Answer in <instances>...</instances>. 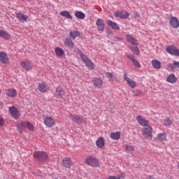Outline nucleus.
<instances>
[{
	"label": "nucleus",
	"mask_w": 179,
	"mask_h": 179,
	"mask_svg": "<svg viewBox=\"0 0 179 179\" xmlns=\"http://www.w3.org/2000/svg\"><path fill=\"white\" fill-rule=\"evenodd\" d=\"M85 163L90 167H94V169H97L100 167V162L96 157L88 156L85 159Z\"/></svg>",
	"instance_id": "1"
},
{
	"label": "nucleus",
	"mask_w": 179,
	"mask_h": 179,
	"mask_svg": "<svg viewBox=\"0 0 179 179\" xmlns=\"http://www.w3.org/2000/svg\"><path fill=\"white\" fill-rule=\"evenodd\" d=\"M77 52L79 54L83 62L85 64L86 66H87L89 69H94V64L92 60H90L86 55H85L82 51H80V50H78Z\"/></svg>",
	"instance_id": "2"
},
{
	"label": "nucleus",
	"mask_w": 179,
	"mask_h": 179,
	"mask_svg": "<svg viewBox=\"0 0 179 179\" xmlns=\"http://www.w3.org/2000/svg\"><path fill=\"white\" fill-rule=\"evenodd\" d=\"M34 159H36L38 162H44L48 160V155L47 153L41 151L35 152L33 155Z\"/></svg>",
	"instance_id": "3"
},
{
	"label": "nucleus",
	"mask_w": 179,
	"mask_h": 179,
	"mask_svg": "<svg viewBox=\"0 0 179 179\" xmlns=\"http://www.w3.org/2000/svg\"><path fill=\"white\" fill-rule=\"evenodd\" d=\"M43 123L48 128H52L55 125V120L50 115H46L43 119Z\"/></svg>",
	"instance_id": "4"
},
{
	"label": "nucleus",
	"mask_w": 179,
	"mask_h": 179,
	"mask_svg": "<svg viewBox=\"0 0 179 179\" xmlns=\"http://www.w3.org/2000/svg\"><path fill=\"white\" fill-rule=\"evenodd\" d=\"M142 132L143 136L145 138H152V134H153V129H152V127L148 125L147 127H145L144 128L142 129Z\"/></svg>",
	"instance_id": "5"
},
{
	"label": "nucleus",
	"mask_w": 179,
	"mask_h": 179,
	"mask_svg": "<svg viewBox=\"0 0 179 179\" xmlns=\"http://www.w3.org/2000/svg\"><path fill=\"white\" fill-rule=\"evenodd\" d=\"M123 78H124V80L127 82V85H129V87H131V89H135V87H136V82H135L134 80L128 77L127 73H124Z\"/></svg>",
	"instance_id": "6"
},
{
	"label": "nucleus",
	"mask_w": 179,
	"mask_h": 179,
	"mask_svg": "<svg viewBox=\"0 0 179 179\" xmlns=\"http://www.w3.org/2000/svg\"><path fill=\"white\" fill-rule=\"evenodd\" d=\"M54 94L57 99H62L66 94L65 90L62 87L58 86L55 90Z\"/></svg>",
	"instance_id": "7"
},
{
	"label": "nucleus",
	"mask_w": 179,
	"mask_h": 179,
	"mask_svg": "<svg viewBox=\"0 0 179 179\" xmlns=\"http://www.w3.org/2000/svg\"><path fill=\"white\" fill-rule=\"evenodd\" d=\"M20 66L22 69L27 71L33 69V66H31V64H30V62L29 61H21L20 63Z\"/></svg>",
	"instance_id": "8"
},
{
	"label": "nucleus",
	"mask_w": 179,
	"mask_h": 179,
	"mask_svg": "<svg viewBox=\"0 0 179 179\" xmlns=\"http://www.w3.org/2000/svg\"><path fill=\"white\" fill-rule=\"evenodd\" d=\"M62 166L65 169H71L73 166V162L71 157H64L62 160Z\"/></svg>",
	"instance_id": "9"
},
{
	"label": "nucleus",
	"mask_w": 179,
	"mask_h": 179,
	"mask_svg": "<svg viewBox=\"0 0 179 179\" xmlns=\"http://www.w3.org/2000/svg\"><path fill=\"white\" fill-rule=\"evenodd\" d=\"M9 113L11 117L15 120H18L19 117H20L19 110L15 106H11L9 108Z\"/></svg>",
	"instance_id": "10"
},
{
	"label": "nucleus",
	"mask_w": 179,
	"mask_h": 179,
	"mask_svg": "<svg viewBox=\"0 0 179 179\" xmlns=\"http://www.w3.org/2000/svg\"><path fill=\"white\" fill-rule=\"evenodd\" d=\"M92 83L95 89H101L103 87V79L101 78H94Z\"/></svg>",
	"instance_id": "11"
},
{
	"label": "nucleus",
	"mask_w": 179,
	"mask_h": 179,
	"mask_svg": "<svg viewBox=\"0 0 179 179\" xmlns=\"http://www.w3.org/2000/svg\"><path fill=\"white\" fill-rule=\"evenodd\" d=\"M6 94L7 97L15 99V97H17V90L13 88H8L6 90Z\"/></svg>",
	"instance_id": "12"
},
{
	"label": "nucleus",
	"mask_w": 179,
	"mask_h": 179,
	"mask_svg": "<svg viewBox=\"0 0 179 179\" xmlns=\"http://www.w3.org/2000/svg\"><path fill=\"white\" fill-rule=\"evenodd\" d=\"M115 17H120V19H128L129 17V13L127 11H117L114 13Z\"/></svg>",
	"instance_id": "13"
},
{
	"label": "nucleus",
	"mask_w": 179,
	"mask_h": 179,
	"mask_svg": "<svg viewBox=\"0 0 179 179\" xmlns=\"http://www.w3.org/2000/svg\"><path fill=\"white\" fill-rule=\"evenodd\" d=\"M167 52L171 54V55H175L176 57H179V50L175 46H168L166 48Z\"/></svg>",
	"instance_id": "14"
},
{
	"label": "nucleus",
	"mask_w": 179,
	"mask_h": 179,
	"mask_svg": "<svg viewBox=\"0 0 179 179\" xmlns=\"http://www.w3.org/2000/svg\"><path fill=\"white\" fill-rule=\"evenodd\" d=\"M37 88L41 93H46L48 90V85L45 82L40 83Z\"/></svg>",
	"instance_id": "15"
},
{
	"label": "nucleus",
	"mask_w": 179,
	"mask_h": 179,
	"mask_svg": "<svg viewBox=\"0 0 179 179\" xmlns=\"http://www.w3.org/2000/svg\"><path fill=\"white\" fill-rule=\"evenodd\" d=\"M0 61L1 64H4L5 65H6V64H9V57H8V54H6V52H0Z\"/></svg>",
	"instance_id": "16"
},
{
	"label": "nucleus",
	"mask_w": 179,
	"mask_h": 179,
	"mask_svg": "<svg viewBox=\"0 0 179 179\" xmlns=\"http://www.w3.org/2000/svg\"><path fill=\"white\" fill-rule=\"evenodd\" d=\"M136 121L141 127H148V125H149V121H148V120L146 119L143 118L141 115H138L136 117Z\"/></svg>",
	"instance_id": "17"
},
{
	"label": "nucleus",
	"mask_w": 179,
	"mask_h": 179,
	"mask_svg": "<svg viewBox=\"0 0 179 179\" xmlns=\"http://www.w3.org/2000/svg\"><path fill=\"white\" fill-rule=\"evenodd\" d=\"M169 23L173 29H178L179 27V20L178 18L176 17H171Z\"/></svg>",
	"instance_id": "18"
},
{
	"label": "nucleus",
	"mask_w": 179,
	"mask_h": 179,
	"mask_svg": "<svg viewBox=\"0 0 179 179\" xmlns=\"http://www.w3.org/2000/svg\"><path fill=\"white\" fill-rule=\"evenodd\" d=\"M96 24L99 31H104V27H106V24L102 19L98 18Z\"/></svg>",
	"instance_id": "19"
},
{
	"label": "nucleus",
	"mask_w": 179,
	"mask_h": 179,
	"mask_svg": "<svg viewBox=\"0 0 179 179\" xmlns=\"http://www.w3.org/2000/svg\"><path fill=\"white\" fill-rule=\"evenodd\" d=\"M64 44L65 47H67V48H70L71 50L75 47V43L71 38H66L64 41Z\"/></svg>",
	"instance_id": "20"
},
{
	"label": "nucleus",
	"mask_w": 179,
	"mask_h": 179,
	"mask_svg": "<svg viewBox=\"0 0 179 179\" xmlns=\"http://www.w3.org/2000/svg\"><path fill=\"white\" fill-rule=\"evenodd\" d=\"M55 54L56 55V57H58V58H62V57H65V51L62 48L57 47L55 49Z\"/></svg>",
	"instance_id": "21"
},
{
	"label": "nucleus",
	"mask_w": 179,
	"mask_h": 179,
	"mask_svg": "<svg viewBox=\"0 0 179 179\" xmlns=\"http://www.w3.org/2000/svg\"><path fill=\"white\" fill-rule=\"evenodd\" d=\"M96 145L99 149H103L106 146V140L103 137H99L96 141Z\"/></svg>",
	"instance_id": "22"
},
{
	"label": "nucleus",
	"mask_w": 179,
	"mask_h": 179,
	"mask_svg": "<svg viewBox=\"0 0 179 179\" xmlns=\"http://www.w3.org/2000/svg\"><path fill=\"white\" fill-rule=\"evenodd\" d=\"M16 17L20 23H24L25 22H27V20L29 19V16L23 13H17Z\"/></svg>",
	"instance_id": "23"
},
{
	"label": "nucleus",
	"mask_w": 179,
	"mask_h": 179,
	"mask_svg": "<svg viewBox=\"0 0 179 179\" xmlns=\"http://www.w3.org/2000/svg\"><path fill=\"white\" fill-rule=\"evenodd\" d=\"M0 37L4 40H10L12 36L10 34L8 33V31L3 29H0Z\"/></svg>",
	"instance_id": "24"
},
{
	"label": "nucleus",
	"mask_w": 179,
	"mask_h": 179,
	"mask_svg": "<svg viewBox=\"0 0 179 179\" xmlns=\"http://www.w3.org/2000/svg\"><path fill=\"white\" fill-rule=\"evenodd\" d=\"M126 40L128 43H130V44H133V45H136L138 44V41H136L132 35L127 34Z\"/></svg>",
	"instance_id": "25"
},
{
	"label": "nucleus",
	"mask_w": 179,
	"mask_h": 179,
	"mask_svg": "<svg viewBox=\"0 0 179 179\" xmlns=\"http://www.w3.org/2000/svg\"><path fill=\"white\" fill-rule=\"evenodd\" d=\"M178 80V78L176 77V75L174 73L170 74L166 79V82H168V83H171V84L176 83Z\"/></svg>",
	"instance_id": "26"
},
{
	"label": "nucleus",
	"mask_w": 179,
	"mask_h": 179,
	"mask_svg": "<svg viewBox=\"0 0 179 179\" xmlns=\"http://www.w3.org/2000/svg\"><path fill=\"white\" fill-rule=\"evenodd\" d=\"M110 139H113V141H118L120 138H121V132L117 131V132H111L110 135Z\"/></svg>",
	"instance_id": "27"
},
{
	"label": "nucleus",
	"mask_w": 179,
	"mask_h": 179,
	"mask_svg": "<svg viewBox=\"0 0 179 179\" xmlns=\"http://www.w3.org/2000/svg\"><path fill=\"white\" fill-rule=\"evenodd\" d=\"M108 26H110L113 30H120V27H118V24L117 23L113 22L111 20H108L106 22Z\"/></svg>",
	"instance_id": "28"
},
{
	"label": "nucleus",
	"mask_w": 179,
	"mask_h": 179,
	"mask_svg": "<svg viewBox=\"0 0 179 179\" xmlns=\"http://www.w3.org/2000/svg\"><path fill=\"white\" fill-rule=\"evenodd\" d=\"M17 129L20 134L23 132L24 129H26V122H20L17 124Z\"/></svg>",
	"instance_id": "29"
},
{
	"label": "nucleus",
	"mask_w": 179,
	"mask_h": 179,
	"mask_svg": "<svg viewBox=\"0 0 179 179\" xmlns=\"http://www.w3.org/2000/svg\"><path fill=\"white\" fill-rule=\"evenodd\" d=\"M167 138V134L166 133L158 134L157 135L156 139L159 141V142H164L166 138Z\"/></svg>",
	"instance_id": "30"
},
{
	"label": "nucleus",
	"mask_w": 179,
	"mask_h": 179,
	"mask_svg": "<svg viewBox=\"0 0 179 179\" xmlns=\"http://www.w3.org/2000/svg\"><path fill=\"white\" fill-rule=\"evenodd\" d=\"M151 64L155 69H160V68H162V63H160L159 60L153 59Z\"/></svg>",
	"instance_id": "31"
},
{
	"label": "nucleus",
	"mask_w": 179,
	"mask_h": 179,
	"mask_svg": "<svg viewBox=\"0 0 179 179\" xmlns=\"http://www.w3.org/2000/svg\"><path fill=\"white\" fill-rule=\"evenodd\" d=\"M61 16L63 17H66V19H71L72 20V15L69 13V11L64 10L60 13Z\"/></svg>",
	"instance_id": "32"
},
{
	"label": "nucleus",
	"mask_w": 179,
	"mask_h": 179,
	"mask_svg": "<svg viewBox=\"0 0 179 179\" xmlns=\"http://www.w3.org/2000/svg\"><path fill=\"white\" fill-rule=\"evenodd\" d=\"M79 36H80V32H79L78 31H70L69 37H71V38H73V40H75V38H76V37H79Z\"/></svg>",
	"instance_id": "33"
},
{
	"label": "nucleus",
	"mask_w": 179,
	"mask_h": 179,
	"mask_svg": "<svg viewBox=\"0 0 179 179\" xmlns=\"http://www.w3.org/2000/svg\"><path fill=\"white\" fill-rule=\"evenodd\" d=\"M106 77L108 78L109 82H114L115 80V76L112 73L106 72Z\"/></svg>",
	"instance_id": "34"
},
{
	"label": "nucleus",
	"mask_w": 179,
	"mask_h": 179,
	"mask_svg": "<svg viewBox=\"0 0 179 179\" xmlns=\"http://www.w3.org/2000/svg\"><path fill=\"white\" fill-rule=\"evenodd\" d=\"M75 16L76 17H77V19H81V20H83L84 17H86L85 13H83L82 11H76Z\"/></svg>",
	"instance_id": "35"
},
{
	"label": "nucleus",
	"mask_w": 179,
	"mask_h": 179,
	"mask_svg": "<svg viewBox=\"0 0 179 179\" xmlns=\"http://www.w3.org/2000/svg\"><path fill=\"white\" fill-rule=\"evenodd\" d=\"M25 127L29 129V131L34 132V124H33L31 122L27 121Z\"/></svg>",
	"instance_id": "36"
},
{
	"label": "nucleus",
	"mask_w": 179,
	"mask_h": 179,
	"mask_svg": "<svg viewBox=\"0 0 179 179\" xmlns=\"http://www.w3.org/2000/svg\"><path fill=\"white\" fill-rule=\"evenodd\" d=\"M130 48L133 54H135L136 55H139L141 52H139V48H138L136 45H135L134 46H130Z\"/></svg>",
	"instance_id": "37"
},
{
	"label": "nucleus",
	"mask_w": 179,
	"mask_h": 179,
	"mask_svg": "<svg viewBox=\"0 0 179 179\" xmlns=\"http://www.w3.org/2000/svg\"><path fill=\"white\" fill-rule=\"evenodd\" d=\"M76 124H85L86 122V120L83 119V117L79 116L77 115V117L76 119Z\"/></svg>",
	"instance_id": "38"
},
{
	"label": "nucleus",
	"mask_w": 179,
	"mask_h": 179,
	"mask_svg": "<svg viewBox=\"0 0 179 179\" xmlns=\"http://www.w3.org/2000/svg\"><path fill=\"white\" fill-rule=\"evenodd\" d=\"M171 124H173V120H171V119H170V117H166V119H164V127H170V125H171Z\"/></svg>",
	"instance_id": "39"
},
{
	"label": "nucleus",
	"mask_w": 179,
	"mask_h": 179,
	"mask_svg": "<svg viewBox=\"0 0 179 179\" xmlns=\"http://www.w3.org/2000/svg\"><path fill=\"white\" fill-rule=\"evenodd\" d=\"M124 148L127 153H129L131 152H134L135 150V148H134L133 146L129 145H124Z\"/></svg>",
	"instance_id": "40"
},
{
	"label": "nucleus",
	"mask_w": 179,
	"mask_h": 179,
	"mask_svg": "<svg viewBox=\"0 0 179 179\" xmlns=\"http://www.w3.org/2000/svg\"><path fill=\"white\" fill-rule=\"evenodd\" d=\"M67 117L70 118L71 121H74V122H76V117H78V115H73L72 113H69L67 115Z\"/></svg>",
	"instance_id": "41"
},
{
	"label": "nucleus",
	"mask_w": 179,
	"mask_h": 179,
	"mask_svg": "<svg viewBox=\"0 0 179 179\" xmlns=\"http://www.w3.org/2000/svg\"><path fill=\"white\" fill-rule=\"evenodd\" d=\"M133 63H134L135 68H141V63H139V62H138L136 59L134 60L133 62Z\"/></svg>",
	"instance_id": "42"
},
{
	"label": "nucleus",
	"mask_w": 179,
	"mask_h": 179,
	"mask_svg": "<svg viewBox=\"0 0 179 179\" xmlns=\"http://www.w3.org/2000/svg\"><path fill=\"white\" fill-rule=\"evenodd\" d=\"M127 58H129V59H131V61H132V62H134V61L136 60L135 57H134V55H128Z\"/></svg>",
	"instance_id": "43"
},
{
	"label": "nucleus",
	"mask_w": 179,
	"mask_h": 179,
	"mask_svg": "<svg viewBox=\"0 0 179 179\" xmlns=\"http://www.w3.org/2000/svg\"><path fill=\"white\" fill-rule=\"evenodd\" d=\"M5 124V120H3V117L0 116V127H3V125Z\"/></svg>",
	"instance_id": "44"
},
{
	"label": "nucleus",
	"mask_w": 179,
	"mask_h": 179,
	"mask_svg": "<svg viewBox=\"0 0 179 179\" xmlns=\"http://www.w3.org/2000/svg\"><path fill=\"white\" fill-rule=\"evenodd\" d=\"M122 40V36H116L115 38V41H121Z\"/></svg>",
	"instance_id": "45"
},
{
	"label": "nucleus",
	"mask_w": 179,
	"mask_h": 179,
	"mask_svg": "<svg viewBox=\"0 0 179 179\" xmlns=\"http://www.w3.org/2000/svg\"><path fill=\"white\" fill-rule=\"evenodd\" d=\"M173 65H174L175 66H176V68H178V69H179V62H176V61H174V62H173Z\"/></svg>",
	"instance_id": "46"
},
{
	"label": "nucleus",
	"mask_w": 179,
	"mask_h": 179,
	"mask_svg": "<svg viewBox=\"0 0 179 179\" xmlns=\"http://www.w3.org/2000/svg\"><path fill=\"white\" fill-rule=\"evenodd\" d=\"M141 94H142V92L137 90L136 91L135 96H141Z\"/></svg>",
	"instance_id": "47"
},
{
	"label": "nucleus",
	"mask_w": 179,
	"mask_h": 179,
	"mask_svg": "<svg viewBox=\"0 0 179 179\" xmlns=\"http://www.w3.org/2000/svg\"><path fill=\"white\" fill-rule=\"evenodd\" d=\"M107 179H120V177L117 176H109Z\"/></svg>",
	"instance_id": "48"
},
{
	"label": "nucleus",
	"mask_w": 179,
	"mask_h": 179,
	"mask_svg": "<svg viewBox=\"0 0 179 179\" xmlns=\"http://www.w3.org/2000/svg\"><path fill=\"white\" fill-rule=\"evenodd\" d=\"M147 179H156V178H153L152 176H149Z\"/></svg>",
	"instance_id": "49"
},
{
	"label": "nucleus",
	"mask_w": 179,
	"mask_h": 179,
	"mask_svg": "<svg viewBox=\"0 0 179 179\" xmlns=\"http://www.w3.org/2000/svg\"><path fill=\"white\" fill-rule=\"evenodd\" d=\"M136 16L139 17V13H136Z\"/></svg>",
	"instance_id": "50"
},
{
	"label": "nucleus",
	"mask_w": 179,
	"mask_h": 179,
	"mask_svg": "<svg viewBox=\"0 0 179 179\" xmlns=\"http://www.w3.org/2000/svg\"><path fill=\"white\" fill-rule=\"evenodd\" d=\"M178 169H179V163L178 164Z\"/></svg>",
	"instance_id": "51"
},
{
	"label": "nucleus",
	"mask_w": 179,
	"mask_h": 179,
	"mask_svg": "<svg viewBox=\"0 0 179 179\" xmlns=\"http://www.w3.org/2000/svg\"><path fill=\"white\" fill-rule=\"evenodd\" d=\"M0 94H1V89H0Z\"/></svg>",
	"instance_id": "52"
}]
</instances>
